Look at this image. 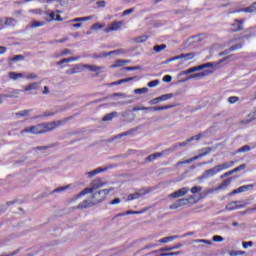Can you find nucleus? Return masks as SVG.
Segmentation results:
<instances>
[{
	"label": "nucleus",
	"mask_w": 256,
	"mask_h": 256,
	"mask_svg": "<svg viewBox=\"0 0 256 256\" xmlns=\"http://www.w3.org/2000/svg\"><path fill=\"white\" fill-rule=\"evenodd\" d=\"M91 19H93V16L74 18L70 20V23H81V21H91Z\"/></svg>",
	"instance_id": "obj_26"
},
{
	"label": "nucleus",
	"mask_w": 256,
	"mask_h": 256,
	"mask_svg": "<svg viewBox=\"0 0 256 256\" xmlns=\"http://www.w3.org/2000/svg\"><path fill=\"white\" fill-rule=\"evenodd\" d=\"M247 151H251V147L249 145H244L240 149L236 151V153H247Z\"/></svg>",
	"instance_id": "obj_39"
},
{
	"label": "nucleus",
	"mask_w": 256,
	"mask_h": 256,
	"mask_svg": "<svg viewBox=\"0 0 256 256\" xmlns=\"http://www.w3.org/2000/svg\"><path fill=\"white\" fill-rule=\"evenodd\" d=\"M255 187V184H248L240 186L239 188L234 189L230 195H237L239 193H245V191H249V189H253Z\"/></svg>",
	"instance_id": "obj_16"
},
{
	"label": "nucleus",
	"mask_w": 256,
	"mask_h": 256,
	"mask_svg": "<svg viewBox=\"0 0 256 256\" xmlns=\"http://www.w3.org/2000/svg\"><path fill=\"white\" fill-rule=\"evenodd\" d=\"M245 167H247L246 164H241L240 166L234 168L232 171H233V173H237L238 171H243V169H245Z\"/></svg>",
	"instance_id": "obj_50"
},
{
	"label": "nucleus",
	"mask_w": 256,
	"mask_h": 256,
	"mask_svg": "<svg viewBox=\"0 0 256 256\" xmlns=\"http://www.w3.org/2000/svg\"><path fill=\"white\" fill-rule=\"evenodd\" d=\"M38 89H39V83L33 82L28 86H26L23 91L24 93H27V91H37Z\"/></svg>",
	"instance_id": "obj_22"
},
{
	"label": "nucleus",
	"mask_w": 256,
	"mask_h": 256,
	"mask_svg": "<svg viewBox=\"0 0 256 256\" xmlns=\"http://www.w3.org/2000/svg\"><path fill=\"white\" fill-rule=\"evenodd\" d=\"M29 113H31V110H23L20 112L16 113L17 117H27V115H29Z\"/></svg>",
	"instance_id": "obj_41"
},
{
	"label": "nucleus",
	"mask_w": 256,
	"mask_h": 256,
	"mask_svg": "<svg viewBox=\"0 0 256 256\" xmlns=\"http://www.w3.org/2000/svg\"><path fill=\"white\" fill-rule=\"evenodd\" d=\"M193 199H195V196H189L188 198L178 199L172 205L169 206V209H179L180 207H184V205H189V203H191Z\"/></svg>",
	"instance_id": "obj_8"
},
{
	"label": "nucleus",
	"mask_w": 256,
	"mask_h": 256,
	"mask_svg": "<svg viewBox=\"0 0 256 256\" xmlns=\"http://www.w3.org/2000/svg\"><path fill=\"white\" fill-rule=\"evenodd\" d=\"M159 85V80H153L148 83V87H157Z\"/></svg>",
	"instance_id": "obj_54"
},
{
	"label": "nucleus",
	"mask_w": 256,
	"mask_h": 256,
	"mask_svg": "<svg viewBox=\"0 0 256 256\" xmlns=\"http://www.w3.org/2000/svg\"><path fill=\"white\" fill-rule=\"evenodd\" d=\"M147 193H149V191L141 189L140 192L129 194L127 197V201H135V199H140V197L147 195Z\"/></svg>",
	"instance_id": "obj_15"
},
{
	"label": "nucleus",
	"mask_w": 256,
	"mask_h": 256,
	"mask_svg": "<svg viewBox=\"0 0 256 256\" xmlns=\"http://www.w3.org/2000/svg\"><path fill=\"white\" fill-rule=\"evenodd\" d=\"M60 55L63 57L65 55H71V50L69 49H64L61 51Z\"/></svg>",
	"instance_id": "obj_58"
},
{
	"label": "nucleus",
	"mask_w": 256,
	"mask_h": 256,
	"mask_svg": "<svg viewBox=\"0 0 256 256\" xmlns=\"http://www.w3.org/2000/svg\"><path fill=\"white\" fill-rule=\"evenodd\" d=\"M247 203L242 201H232L226 205V211H237V209H244Z\"/></svg>",
	"instance_id": "obj_10"
},
{
	"label": "nucleus",
	"mask_w": 256,
	"mask_h": 256,
	"mask_svg": "<svg viewBox=\"0 0 256 256\" xmlns=\"http://www.w3.org/2000/svg\"><path fill=\"white\" fill-rule=\"evenodd\" d=\"M189 193V188L188 187H182L175 192L169 194V199H179V197H185Z\"/></svg>",
	"instance_id": "obj_11"
},
{
	"label": "nucleus",
	"mask_w": 256,
	"mask_h": 256,
	"mask_svg": "<svg viewBox=\"0 0 256 256\" xmlns=\"http://www.w3.org/2000/svg\"><path fill=\"white\" fill-rule=\"evenodd\" d=\"M141 213H145V210H141V211H127L125 213H119L117 214L114 219H116V217H125V215H141Z\"/></svg>",
	"instance_id": "obj_20"
},
{
	"label": "nucleus",
	"mask_w": 256,
	"mask_h": 256,
	"mask_svg": "<svg viewBox=\"0 0 256 256\" xmlns=\"http://www.w3.org/2000/svg\"><path fill=\"white\" fill-rule=\"evenodd\" d=\"M32 13H34L35 15H47V12H44L41 9H34L32 10Z\"/></svg>",
	"instance_id": "obj_51"
},
{
	"label": "nucleus",
	"mask_w": 256,
	"mask_h": 256,
	"mask_svg": "<svg viewBox=\"0 0 256 256\" xmlns=\"http://www.w3.org/2000/svg\"><path fill=\"white\" fill-rule=\"evenodd\" d=\"M69 121L68 118L64 120L51 121V122H43L34 126H30L21 131V133H32L33 135H43L45 133H51V131H55L57 127H61L64 123Z\"/></svg>",
	"instance_id": "obj_1"
},
{
	"label": "nucleus",
	"mask_w": 256,
	"mask_h": 256,
	"mask_svg": "<svg viewBox=\"0 0 256 256\" xmlns=\"http://www.w3.org/2000/svg\"><path fill=\"white\" fill-rule=\"evenodd\" d=\"M119 203H121V199L115 198L110 202V205H119Z\"/></svg>",
	"instance_id": "obj_62"
},
{
	"label": "nucleus",
	"mask_w": 256,
	"mask_h": 256,
	"mask_svg": "<svg viewBox=\"0 0 256 256\" xmlns=\"http://www.w3.org/2000/svg\"><path fill=\"white\" fill-rule=\"evenodd\" d=\"M242 247L243 249H247V247H253V241L243 242Z\"/></svg>",
	"instance_id": "obj_53"
},
{
	"label": "nucleus",
	"mask_w": 256,
	"mask_h": 256,
	"mask_svg": "<svg viewBox=\"0 0 256 256\" xmlns=\"http://www.w3.org/2000/svg\"><path fill=\"white\" fill-rule=\"evenodd\" d=\"M75 73H81V65H76L66 71V75H75Z\"/></svg>",
	"instance_id": "obj_24"
},
{
	"label": "nucleus",
	"mask_w": 256,
	"mask_h": 256,
	"mask_svg": "<svg viewBox=\"0 0 256 256\" xmlns=\"http://www.w3.org/2000/svg\"><path fill=\"white\" fill-rule=\"evenodd\" d=\"M43 25H45V22H42V21H32L31 22L32 29H37V27H43Z\"/></svg>",
	"instance_id": "obj_36"
},
{
	"label": "nucleus",
	"mask_w": 256,
	"mask_h": 256,
	"mask_svg": "<svg viewBox=\"0 0 256 256\" xmlns=\"http://www.w3.org/2000/svg\"><path fill=\"white\" fill-rule=\"evenodd\" d=\"M212 241H214L215 243H221V241H223V236L215 235L213 236Z\"/></svg>",
	"instance_id": "obj_49"
},
{
	"label": "nucleus",
	"mask_w": 256,
	"mask_h": 256,
	"mask_svg": "<svg viewBox=\"0 0 256 256\" xmlns=\"http://www.w3.org/2000/svg\"><path fill=\"white\" fill-rule=\"evenodd\" d=\"M45 15H48L50 17L48 21H63L61 15L55 16V12L47 13Z\"/></svg>",
	"instance_id": "obj_25"
},
{
	"label": "nucleus",
	"mask_w": 256,
	"mask_h": 256,
	"mask_svg": "<svg viewBox=\"0 0 256 256\" xmlns=\"http://www.w3.org/2000/svg\"><path fill=\"white\" fill-rule=\"evenodd\" d=\"M175 149H177V146L170 147L163 150L162 152H156L154 154H151L146 158V161H148V163H151V161H155V159H158V157H163V155H169V153H173Z\"/></svg>",
	"instance_id": "obj_7"
},
{
	"label": "nucleus",
	"mask_w": 256,
	"mask_h": 256,
	"mask_svg": "<svg viewBox=\"0 0 256 256\" xmlns=\"http://www.w3.org/2000/svg\"><path fill=\"white\" fill-rule=\"evenodd\" d=\"M239 49H243V44H240V43L235 44V45H233V46H231V47L229 48V51H230V52H233V51H237V50H239Z\"/></svg>",
	"instance_id": "obj_40"
},
{
	"label": "nucleus",
	"mask_w": 256,
	"mask_h": 256,
	"mask_svg": "<svg viewBox=\"0 0 256 256\" xmlns=\"http://www.w3.org/2000/svg\"><path fill=\"white\" fill-rule=\"evenodd\" d=\"M125 25V21L112 22L104 31L105 33H111V31H119Z\"/></svg>",
	"instance_id": "obj_12"
},
{
	"label": "nucleus",
	"mask_w": 256,
	"mask_h": 256,
	"mask_svg": "<svg viewBox=\"0 0 256 256\" xmlns=\"http://www.w3.org/2000/svg\"><path fill=\"white\" fill-rule=\"evenodd\" d=\"M105 171V168H96L95 170H92L90 172H87L86 175L91 179V177H95V175H99V173H103Z\"/></svg>",
	"instance_id": "obj_23"
},
{
	"label": "nucleus",
	"mask_w": 256,
	"mask_h": 256,
	"mask_svg": "<svg viewBox=\"0 0 256 256\" xmlns=\"http://www.w3.org/2000/svg\"><path fill=\"white\" fill-rule=\"evenodd\" d=\"M96 5H97V7L103 8V7H105V5H107V2H105V1H103V0L97 1V2H96Z\"/></svg>",
	"instance_id": "obj_59"
},
{
	"label": "nucleus",
	"mask_w": 256,
	"mask_h": 256,
	"mask_svg": "<svg viewBox=\"0 0 256 256\" xmlns=\"http://www.w3.org/2000/svg\"><path fill=\"white\" fill-rule=\"evenodd\" d=\"M256 119V110L248 114V119L245 120V123H251Z\"/></svg>",
	"instance_id": "obj_33"
},
{
	"label": "nucleus",
	"mask_w": 256,
	"mask_h": 256,
	"mask_svg": "<svg viewBox=\"0 0 256 256\" xmlns=\"http://www.w3.org/2000/svg\"><path fill=\"white\" fill-rule=\"evenodd\" d=\"M211 67H215V63L207 62L205 64H201L199 66H194L192 68H189V70H190V73H195V71H203V69H209Z\"/></svg>",
	"instance_id": "obj_14"
},
{
	"label": "nucleus",
	"mask_w": 256,
	"mask_h": 256,
	"mask_svg": "<svg viewBox=\"0 0 256 256\" xmlns=\"http://www.w3.org/2000/svg\"><path fill=\"white\" fill-rule=\"evenodd\" d=\"M234 165L235 162L233 161L219 164L211 169L206 170L202 175V179H209V177H214V175H217V173H221V171H225V169H230V167H233Z\"/></svg>",
	"instance_id": "obj_3"
},
{
	"label": "nucleus",
	"mask_w": 256,
	"mask_h": 256,
	"mask_svg": "<svg viewBox=\"0 0 256 256\" xmlns=\"http://www.w3.org/2000/svg\"><path fill=\"white\" fill-rule=\"evenodd\" d=\"M175 105H165V106H153V107H134L132 111H166L167 109H172Z\"/></svg>",
	"instance_id": "obj_6"
},
{
	"label": "nucleus",
	"mask_w": 256,
	"mask_h": 256,
	"mask_svg": "<svg viewBox=\"0 0 256 256\" xmlns=\"http://www.w3.org/2000/svg\"><path fill=\"white\" fill-rule=\"evenodd\" d=\"M134 9L133 8H130V9H127L123 12V15H131V13H133Z\"/></svg>",
	"instance_id": "obj_64"
},
{
	"label": "nucleus",
	"mask_w": 256,
	"mask_h": 256,
	"mask_svg": "<svg viewBox=\"0 0 256 256\" xmlns=\"http://www.w3.org/2000/svg\"><path fill=\"white\" fill-rule=\"evenodd\" d=\"M53 115H55V112H44L39 117H53Z\"/></svg>",
	"instance_id": "obj_56"
},
{
	"label": "nucleus",
	"mask_w": 256,
	"mask_h": 256,
	"mask_svg": "<svg viewBox=\"0 0 256 256\" xmlns=\"http://www.w3.org/2000/svg\"><path fill=\"white\" fill-rule=\"evenodd\" d=\"M135 95H143L145 93H149V88L144 87V88H137L134 90Z\"/></svg>",
	"instance_id": "obj_31"
},
{
	"label": "nucleus",
	"mask_w": 256,
	"mask_h": 256,
	"mask_svg": "<svg viewBox=\"0 0 256 256\" xmlns=\"http://www.w3.org/2000/svg\"><path fill=\"white\" fill-rule=\"evenodd\" d=\"M155 247H157V244L155 243H152V244H148L146 246H144V250H147V249H155Z\"/></svg>",
	"instance_id": "obj_57"
},
{
	"label": "nucleus",
	"mask_w": 256,
	"mask_h": 256,
	"mask_svg": "<svg viewBox=\"0 0 256 256\" xmlns=\"http://www.w3.org/2000/svg\"><path fill=\"white\" fill-rule=\"evenodd\" d=\"M23 59H25V56H23V55H16V56H14V57H12V58H10V61H23Z\"/></svg>",
	"instance_id": "obj_47"
},
{
	"label": "nucleus",
	"mask_w": 256,
	"mask_h": 256,
	"mask_svg": "<svg viewBox=\"0 0 256 256\" xmlns=\"http://www.w3.org/2000/svg\"><path fill=\"white\" fill-rule=\"evenodd\" d=\"M111 191H113V188L97 191L91 196V200H84L78 205L77 208L87 209L89 207H93L94 205H98V203H103Z\"/></svg>",
	"instance_id": "obj_2"
},
{
	"label": "nucleus",
	"mask_w": 256,
	"mask_h": 256,
	"mask_svg": "<svg viewBox=\"0 0 256 256\" xmlns=\"http://www.w3.org/2000/svg\"><path fill=\"white\" fill-rule=\"evenodd\" d=\"M26 79H37V75L35 73H30L26 76Z\"/></svg>",
	"instance_id": "obj_63"
},
{
	"label": "nucleus",
	"mask_w": 256,
	"mask_h": 256,
	"mask_svg": "<svg viewBox=\"0 0 256 256\" xmlns=\"http://www.w3.org/2000/svg\"><path fill=\"white\" fill-rule=\"evenodd\" d=\"M245 19H234L231 24L230 33H239V31H243V25H245Z\"/></svg>",
	"instance_id": "obj_9"
},
{
	"label": "nucleus",
	"mask_w": 256,
	"mask_h": 256,
	"mask_svg": "<svg viewBox=\"0 0 256 256\" xmlns=\"http://www.w3.org/2000/svg\"><path fill=\"white\" fill-rule=\"evenodd\" d=\"M148 39H149V36L142 35V36H139L138 38H136V42L137 43H145V41H147Z\"/></svg>",
	"instance_id": "obj_42"
},
{
	"label": "nucleus",
	"mask_w": 256,
	"mask_h": 256,
	"mask_svg": "<svg viewBox=\"0 0 256 256\" xmlns=\"http://www.w3.org/2000/svg\"><path fill=\"white\" fill-rule=\"evenodd\" d=\"M164 49H167V45L162 44V45H156L154 46L153 50L155 51V53H161V51H163Z\"/></svg>",
	"instance_id": "obj_37"
},
{
	"label": "nucleus",
	"mask_w": 256,
	"mask_h": 256,
	"mask_svg": "<svg viewBox=\"0 0 256 256\" xmlns=\"http://www.w3.org/2000/svg\"><path fill=\"white\" fill-rule=\"evenodd\" d=\"M172 80H173V77H171V75H165V76L163 77V81H164L165 83H171Z\"/></svg>",
	"instance_id": "obj_55"
},
{
	"label": "nucleus",
	"mask_w": 256,
	"mask_h": 256,
	"mask_svg": "<svg viewBox=\"0 0 256 256\" xmlns=\"http://www.w3.org/2000/svg\"><path fill=\"white\" fill-rule=\"evenodd\" d=\"M233 181V178H228L224 180L219 186L218 189H227L229 185H231V182Z\"/></svg>",
	"instance_id": "obj_27"
},
{
	"label": "nucleus",
	"mask_w": 256,
	"mask_h": 256,
	"mask_svg": "<svg viewBox=\"0 0 256 256\" xmlns=\"http://www.w3.org/2000/svg\"><path fill=\"white\" fill-rule=\"evenodd\" d=\"M135 79H137V76L124 78V79L110 83V87H114L115 85H123V83H129V81H135Z\"/></svg>",
	"instance_id": "obj_18"
},
{
	"label": "nucleus",
	"mask_w": 256,
	"mask_h": 256,
	"mask_svg": "<svg viewBox=\"0 0 256 256\" xmlns=\"http://www.w3.org/2000/svg\"><path fill=\"white\" fill-rule=\"evenodd\" d=\"M211 67H215V63L207 62L205 64H201L199 66H194L192 68H189V70H190V73H195V71H203V69H209Z\"/></svg>",
	"instance_id": "obj_13"
},
{
	"label": "nucleus",
	"mask_w": 256,
	"mask_h": 256,
	"mask_svg": "<svg viewBox=\"0 0 256 256\" xmlns=\"http://www.w3.org/2000/svg\"><path fill=\"white\" fill-rule=\"evenodd\" d=\"M177 239V236H169V237H164L158 241V243H169L171 241H175Z\"/></svg>",
	"instance_id": "obj_32"
},
{
	"label": "nucleus",
	"mask_w": 256,
	"mask_h": 256,
	"mask_svg": "<svg viewBox=\"0 0 256 256\" xmlns=\"http://www.w3.org/2000/svg\"><path fill=\"white\" fill-rule=\"evenodd\" d=\"M203 137V134H197L192 136L190 139L187 140V143H191V141H199Z\"/></svg>",
	"instance_id": "obj_43"
},
{
	"label": "nucleus",
	"mask_w": 256,
	"mask_h": 256,
	"mask_svg": "<svg viewBox=\"0 0 256 256\" xmlns=\"http://www.w3.org/2000/svg\"><path fill=\"white\" fill-rule=\"evenodd\" d=\"M239 255H245V251H232V252H230V256H239Z\"/></svg>",
	"instance_id": "obj_52"
},
{
	"label": "nucleus",
	"mask_w": 256,
	"mask_h": 256,
	"mask_svg": "<svg viewBox=\"0 0 256 256\" xmlns=\"http://www.w3.org/2000/svg\"><path fill=\"white\" fill-rule=\"evenodd\" d=\"M213 71L212 70H205L203 72L200 73H196L194 75L191 76V79H203V77H207L209 75H212Z\"/></svg>",
	"instance_id": "obj_19"
},
{
	"label": "nucleus",
	"mask_w": 256,
	"mask_h": 256,
	"mask_svg": "<svg viewBox=\"0 0 256 256\" xmlns=\"http://www.w3.org/2000/svg\"><path fill=\"white\" fill-rule=\"evenodd\" d=\"M9 77L10 79H19L21 77H23V74L22 73H16V72H10L9 73Z\"/></svg>",
	"instance_id": "obj_38"
},
{
	"label": "nucleus",
	"mask_w": 256,
	"mask_h": 256,
	"mask_svg": "<svg viewBox=\"0 0 256 256\" xmlns=\"http://www.w3.org/2000/svg\"><path fill=\"white\" fill-rule=\"evenodd\" d=\"M161 100L159 99V97H156L154 99H152L149 103L150 105H157V103H159Z\"/></svg>",
	"instance_id": "obj_61"
},
{
	"label": "nucleus",
	"mask_w": 256,
	"mask_h": 256,
	"mask_svg": "<svg viewBox=\"0 0 256 256\" xmlns=\"http://www.w3.org/2000/svg\"><path fill=\"white\" fill-rule=\"evenodd\" d=\"M105 185H107V183L103 182L101 178H96L91 182L90 188L82 190L77 197H83L84 195H87V193H93L96 189H101V187H105Z\"/></svg>",
	"instance_id": "obj_4"
},
{
	"label": "nucleus",
	"mask_w": 256,
	"mask_h": 256,
	"mask_svg": "<svg viewBox=\"0 0 256 256\" xmlns=\"http://www.w3.org/2000/svg\"><path fill=\"white\" fill-rule=\"evenodd\" d=\"M167 251H173V247L172 246H165L163 248H160L158 250H154L152 251L150 254L151 255H155V253H164V252H167Z\"/></svg>",
	"instance_id": "obj_28"
},
{
	"label": "nucleus",
	"mask_w": 256,
	"mask_h": 256,
	"mask_svg": "<svg viewBox=\"0 0 256 256\" xmlns=\"http://www.w3.org/2000/svg\"><path fill=\"white\" fill-rule=\"evenodd\" d=\"M79 57H69V58H64L60 61L57 62V65H63V63H71V61H77Z\"/></svg>",
	"instance_id": "obj_30"
},
{
	"label": "nucleus",
	"mask_w": 256,
	"mask_h": 256,
	"mask_svg": "<svg viewBox=\"0 0 256 256\" xmlns=\"http://www.w3.org/2000/svg\"><path fill=\"white\" fill-rule=\"evenodd\" d=\"M15 23V19L13 18H6L5 25H13Z\"/></svg>",
	"instance_id": "obj_60"
},
{
	"label": "nucleus",
	"mask_w": 256,
	"mask_h": 256,
	"mask_svg": "<svg viewBox=\"0 0 256 256\" xmlns=\"http://www.w3.org/2000/svg\"><path fill=\"white\" fill-rule=\"evenodd\" d=\"M172 97H173V93H169V94H163L158 98L160 101H169V99H172Z\"/></svg>",
	"instance_id": "obj_35"
},
{
	"label": "nucleus",
	"mask_w": 256,
	"mask_h": 256,
	"mask_svg": "<svg viewBox=\"0 0 256 256\" xmlns=\"http://www.w3.org/2000/svg\"><path fill=\"white\" fill-rule=\"evenodd\" d=\"M195 58V52H190L186 54H180L178 56H175L174 58L171 59V61H177L179 59H185V61H190V59Z\"/></svg>",
	"instance_id": "obj_17"
},
{
	"label": "nucleus",
	"mask_w": 256,
	"mask_h": 256,
	"mask_svg": "<svg viewBox=\"0 0 256 256\" xmlns=\"http://www.w3.org/2000/svg\"><path fill=\"white\" fill-rule=\"evenodd\" d=\"M126 63H129V60H118L116 61L114 67H123V65H125Z\"/></svg>",
	"instance_id": "obj_45"
},
{
	"label": "nucleus",
	"mask_w": 256,
	"mask_h": 256,
	"mask_svg": "<svg viewBox=\"0 0 256 256\" xmlns=\"http://www.w3.org/2000/svg\"><path fill=\"white\" fill-rule=\"evenodd\" d=\"M84 68L88 69V71H92V72L101 71V69H103V67H101V66L89 65V64L84 65Z\"/></svg>",
	"instance_id": "obj_29"
},
{
	"label": "nucleus",
	"mask_w": 256,
	"mask_h": 256,
	"mask_svg": "<svg viewBox=\"0 0 256 256\" xmlns=\"http://www.w3.org/2000/svg\"><path fill=\"white\" fill-rule=\"evenodd\" d=\"M201 151H202V153L198 154L197 156H194V157L189 158L184 161L177 162V165L178 166L179 165H189V163H193V161H197L198 159H201V157H205V156L209 155V153H211V151H212V148L208 147V148L202 149Z\"/></svg>",
	"instance_id": "obj_5"
},
{
	"label": "nucleus",
	"mask_w": 256,
	"mask_h": 256,
	"mask_svg": "<svg viewBox=\"0 0 256 256\" xmlns=\"http://www.w3.org/2000/svg\"><path fill=\"white\" fill-rule=\"evenodd\" d=\"M241 11H244L245 13H256V2L252 3L250 6L236 11V13H241Z\"/></svg>",
	"instance_id": "obj_21"
},
{
	"label": "nucleus",
	"mask_w": 256,
	"mask_h": 256,
	"mask_svg": "<svg viewBox=\"0 0 256 256\" xmlns=\"http://www.w3.org/2000/svg\"><path fill=\"white\" fill-rule=\"evenodd\" d=\"M103 27H105V25L99 24V23H95V24L92 26V29H93L94 31H99V29H103Z\"/></svg>",
	"instance_id": "obj_48"
},
{
	"label": "nucleus",
	"mask_w": 256,
	"mask_h": 256,
	"mask_svg": "<svg viewBox=\"0 0 256 256\" xmlns=\"http://www.w3.org/2000/svg\"><path fill=\"white\" fill-rule=\"evenodd\" d=\"M237 101H239V97L238 96H230L228 98V103H230L231 105H233V103H237Z\"/></svg>",
	"instance_id": "obj_46"
},
{
	"label": "nucleus",
	"mask_w": 256,
	"mask_h": 256,
	"mask_svg": "<svg viewBox=\"0 0 256 256\" xmlns=\"http://www.w3.org/2000/svg\"><path fill=\"white\" fill-rule=\"evenodd\" d=\"M117 115V112H112L109 114H106L103 118L102 121H112V119Z\"/></svg>",
	"instance_id": "obj_34"
},
{
	"label": "nucleus",
	"mask_w": 256,
	"mask_h": 256,
	"mask_svg": "<svg viewBox=\"0 0 256 256\" xmlns=\"http://www.w3.org/2000/svg\"><path fill=\"white\" fill-rule=\"evenodd\" d=\"M191 193L195 194V193H201V191H203V187L201 186H194L191 188Z\"/></svg>",
	"instance_id": "obj_44"
}]
</instances>
